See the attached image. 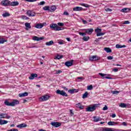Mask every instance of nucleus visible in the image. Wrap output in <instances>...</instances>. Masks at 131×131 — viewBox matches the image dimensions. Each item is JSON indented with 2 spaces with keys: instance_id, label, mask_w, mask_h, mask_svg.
<instances>
[{
  "instance_id": "16",
  "label": "nucleus",
  "mask_w": 131,
  "mask_h": 131,
  "mask_svg": "<svg viewBox=\"0 0 131 131\" xmlns=\"http://www.w3.org/2000/svg\"><path fill=\"white\" fill-rule=\"evenodd\" d=\"M85 31L88 34H92V33H93L94 32V29L92 28L85 29Z\"/></svg>"
},
{
  "instance_id": "13",
  "label": "nucleus",
  "mask_w": 131,
  "mask_h": 131,
  "mask_svg": "<svg viewBox=\"0 0 131 131\" xmlns=\"http://www.w3.org/2000/svg\"><path fill=\"white\" fill-rule=\"evenodd\" d=\"M82 10H83V8H82V7H74L73 9V10L74 11V12H77V11H82Z\"/></svg>"
},
{
  "instance_id": "50",
  "label": "nucleus",
  "mask_w": 131,
  "mask_h": 131,
  "mask_svg": "<svg viewBox=\"0 0 131 131\" xmlns=\"http://www.w3.org/2000/svg\"><path fill=\"white\" fill-rule=\"evenodd\" d=\"M7 131H18V129L13 128V129H9Z\"/></svg>"
},
{
  "instance_id": "8",
  "label": "nucleus",
  "mask_w": 131,
  "mask_h": 131,
  "mask_svg": "<svg viewBox=\"0 0 131 131\" xmlns=\"http://www.w3.org/2000/svg\"><path fill=\"white\" fill-rule=\"evenodd\" d=\"M89 60L90 61H98V60H100V57L97 55L92 56L89 58Z\"/></svg>"
},
{
  "instance_id": "4",
  "label": "nucleus",
  "mask_w": 131,
  "mask_h": 131,
  "mask_svg": "<svg viewBox=\"0 0 131 131\" xmlns=\"http://www.w3.org/2000/svg\"><path fill=\"white\" fill-rule=\"evenodd\" d=\"M56 93L57 94V95H60L61 96H62L63 97H68V95L67 94V93H66V92H65V91L62 90H57L56 91Z\"/></svg>"
},
{
  "instance_id": "20",
  "label": "nucleus",
  "mask_w": 131,
  "mask_h": 131,
  "mask_svg": "<svg viewBox=\"0 0 131 131\" xmlns=\"http://www.w3.org/2000/svg\"><path fill=\"white\" fill-rule=\"evenodd\" d=\"M8 123V121L5 120H2V119H0V125H3L4 124H7Z\"/></svg>"
},
{
  "instance_id": "53",
  "label": "nucleus",
  "mask_w": 131,
  "mask_h": 131,
  "mask_svg": "<svg viewBox=\"0 0 131 131\" xmlns=\"http://www.w3.org/2000/svg\"><path fill=\"white\" fill-rule=\"evenodd\" d=\"M26 2H28L29 3H33L35 2V0H25Z\"/></svg>"
},
{
  "instance_id": "61",
  "label": "nucleus",
  "mask_w": 131,
  "mask_h": 131,
  "mask_svg": "<svg viewBox=\"0 0 131 131\" xmlns=\"http://www.w3.org/2000/svg\"><path fill=\"white\" fill-rule=\"evenodd\" d=\"M79 34L80 35H82V36H83V33H82V32H79Z\"/></svg>"
},
{
  "instance_id": "21",
  "label": "nucleus",
  "mask_w": 131,
  "mask_h": 131,
  "mask_svg": "<svg viewBox=\"0 0 131 131\" xmlns=\"http://www.w3.org/2000/svg\"><path fill=\"white\" fill-rule=\"evenodd\" d=\"M27 126V124H24V123H21L19 125H18L17 126V127H18L19 128H24V127H26Z\"/></svg>"
},
{
  "instance_id": "10",
  "label": "nucleus",
  "mask_w": 131,
  "mask_h": 131,
  "mask_svg": "<svg viewBox=\"0 0 131 131\" xmlns=\"http://www.w3.org/2000/svg\"><path fill=\"white\" fill-rule=\"evenodd\" d=\"M51 124L52 126H54V127H59V126H61V123L58 122H52L51 123Z\"/></svg>"
},
{
  "instance_id": "44",
  "label": "nucleus",
  "mask_w": 131,
  "mask_h": 131,
  "mask_svg": "<svg viewBox=\"0 0 131 131\" xmlns=\"http://www.w3.org/2000/svg\"><path fill=\"white\" fill-rule=\"evenodd\" d=\"M74 91H75V89H71L69 90V93H70L71 94H73L74 93Z\"/></svg>"
},
{
  "instance_id": "11",
  "label": "nucleus",
  "mask_w": 131,
  "mask_h": 131,
  "mask_svg": "<svg viewBox=\"0 0 131 131\" xmlns=\"http://www.w3.org/2000/svg\"><path fill=\"white\" fill-rule=\"evenodd\" d=\"M27 15L29 17H34L35 16V12L31 10H29L27 12Z\"/></svg>"
},
{
  "instance_id": "32",
  "label": "nucleus",
  "mask_w": 131,
  "mask_h": 131,
  "mask_svg": "<svg viewBox=\"0 0 131 131\" xmlns=\"http://www.w3.org/2000/svg\"><path fill=\"white\" fill-rule=\"evenodd\" d=\"M88 96H89V93L88 92H85L84 94H83L82 98L85 99V98H88Z\"/></svg>"
},
{
  "instance_id": "51",
  "label": "nucleus",
  "mask_w": 131,
  "mask_h": 131,
  "mask_svg": "<svg viewBox=\"0 0 131 131\" xmlns=\"http://www.w3.org/2000/svg\"><path fill=\"white\" fill-rule=\"evenodd\" d=\"M106 12H112V10L110 8L105 9Z\"/></svg>"
},
{
  "instance_id": "2",
  "label": "nucleus",
  "mask_w": 131,
  "mask_h": 131,
  "mask_svg": "<svg viewBox=\"0 0 131 131\" xmlns=\"http://www.w3.org/2000/svg\"><path fill=\"white\" fill-rule=\"evenodd\" d=\"M50 28L52 30H55V31H60V30H63L64 29V28L58 26L56 24H51Z\"/></svg>"
},
{
  "instance_id": "33",
  "label": "nucleus",
  "mask_w": 131,
  "mask_h": 131,
  "mask_svg": "<svg viewBox=\"0 0 131 131\" xmlns=\"http://www.w3.org/2000/svg\"><path fill=\"white\" fill-rule=\"evenodd\" d=\"M43 10H44V11H48V12H50V6H45L43 7Z\"/></svg>"
},
{
  "instance_id": "40",
  "label": "nucleus",
  "mask_w": 131,
  "mask_h": 131,
  "mask_svg": "<svg viewBox=\"0 0 131 131\" xmlns=\"http://www.w3.org/2000/svg\"><path fill=\"white\" fill-rule=\"evenodd\" d=\"M104 34H105V33H101V32H100V33H97L96 35H97V36H101L102 35H104Z\"/></svg>"
},
{
  "instance_id": "6",
  "label": "nucleus",
  "mask_w": 131,
  "mask_h": 131,
  "mask_svg": "<svg viewBox=\"0 0 131 131\" xmlns=\"http://www.w3.org/2000/svg\"><path fill=\"white\" fill-rule=\"evenodd\" d=\"M99 75H100V76L102 77V79H104V78H106V79H112V77H107V76H110V75L106 74H103V73H99Z\"/></svg>"
},
{
  "instance_id": "42",
  "label": "nucleus",
  "mask_w": 131,
  "mask_h": 131,
  "mask_svg": "<svg viewBox=\"0 0 131 131\" xmlns=\"http://www.w3.org/2000/svg\"><path fill=\"white\" fill-rule=\"evenodd\" d=\"M93 89V85H90L89 86H88V88L87 89L89 90V91H92V89Z\"/></svg>"
},
{
  "instance_id": "28",
  "label": "nucleus",
  "mask_w": 131,
  "mask_h": 131,
  "mask_svg": "<svg viewBox=\"0 0 131 131\" xmlns=\"http://www.w3.org/2000/svg\"><path fill=\"white\" fill-rule=\"evenodd\" d=\"M108 125H115V124H118V122L110 121L107 123Z\"/></svg>"
},
{
  "instance_id": "47",
  "label": "nucleus",
  "mask_w": 131,
  "mask_h": 131,
  "mask_svg": "<svg viewBox=\"0 0 131 131\" xmlns=\"http://www.w3.org/2000/svg\"><path fill=\"white\" fill-rule=\"evenodd\" d=\"M81 6H82L83 7H85V8H89V7H90L89 5L85 4H82Z\"/></svg>"
},
{
  "instance_id": "45",
  "label": "nucleus",
  "mask_w": 131,
  "mask_h": 131,
  "mask_svg": "<svg viewBox=\"0 0 131 131\" xmlns=\"http://www.w3.org/2000/svg\"><path fill=\"white\" fill-rule=\"evenodd\" d=\"M57 25L58 26L63 27V26H64V23H57Z\"/></svg>"
},
{
  "instance_id": "64",
  "label": "nucleus",
  "mask_w": 131,
  "mask_h": 131,
  "mask_svg": "<svg viewBox=\"0 0 131 131\" xmlns=\"http://www.w3.org/2000/svg\"><path fill=\"white\" fill-rule=\"evenodd\" d=\"M66 39H67V40H68V41H71V40H70V38H66Z\"/></svg>"
},
{
  "instance_id": "25",
  "label": "nucleus",
  "mask_w": 131,
  "mask_h": 131,
  "mask_svg": "<svg viewBox=\"0 0 131 131\" xmlns=\"http://www.w3.org/2000/svg\"><path fill=\"white\" fill-rule=\"evenodd\" d=\"M116 49H122V48H126V46L125 45H121L119 44H117L116 45Z\"/></svg>"
},
{
  "instance_id": "41",
  "label": "nucleus",
  "mask_w": 131,
  "mask_h": 131,
  "mask_svg": "<svg viewBox=\"0 0 131 131\" xmlns=\"http://www.w3.org/2000/svg\"><path fill=\"white\" fill-rule=\"evenodd\" d=\"M21 18H22V19H25V20H28V19H29V17H27V16H26L25 15H22L21 16Z\"/></svg>"
},
{
  "instance_id": "62",
  "label": "nucleus",
  "mask_w": 131,
  "mask_h": 131,
  "mask_svg": "<svg viewBox=\"0 0 131 131\" xmlns=\"http://www.w3.org/2000/svg\"><path fill=\"white\" fill-rule=\"evenodd\" d=\"M99 40H100V39H99V38H98L95 39V41H96V42H98V41H99Z\"/></svg>"
},
{
  "instance_id": "30",
  "label": "nucleus",
  "mask_w": 131,
  "mask_h": 131,
  "mask_svg": "<svg viewBox=\"0 0 131 131\" xmlns=\"http://www.w3.org/2000/svg\"><path fill=\"white\" fill-rule=\"evenodd\" d=\"M6 117H7V114H4V113L0 114V119H1L2 118H6Z\"/></svg>"
},
{
  "instance_id": "58",
  "label": "nucleus",
  "mask_w": 131,
  "mask_h": 131,
  "mask_svg": "<svg viewBox=\"0 0 131 131\" xmlns=\"http://www.w3.org/2000/svg\"><path fill=\"white\" fill-rule=\"evenodd\" d=\"M113 71L114 72H117V71H118V69L115 68L113 70Z\"/></svg>"
},
{
  "instance_id": "55",
  "label": "nucleus",
  "mask_w": 131,
  "mask_h": 131,
  "mask_svg": "<svg viewBox=\"0 0 131 131\" xmlns=\"http://www.w3.org/2000/svg\"><path fill=\"white\" fill-rule=\"evenodd\" d=\"M82 21L83 22V24H88V21H86V20H84L83 19H82Z\"/></svg>"
},
{
  "instance_id": "24",
  "label": "nucleus",
  "mask_w": 131,
  "mask_h": 131,
  "mask_svg": "<svg viewBox=\"0 0 131 131\" xmlns=\"http://www.w3.org/2000/svg\"><path fill=\"white\" fill-rule=\"evenodd\" d=\"M77 108H79V109H83L84 106L83 105H81V103H78L76 104Z\"/></svg>"
},
{
  "instance_id": "12",
  "label": "nucleus",
  "mask_w": 131,
  "mask_h": 131,
  "mask_svg": "<svg viewBox=\"0 0 131 131\" xmlns=\"http://www.w3.org/2000/svg\"><path fill=\"white\" fill-rule=\"evenodd\" d=\"M43 39H45V37H38L36 36H34L33 37V40H36L37 41H39V40H42Z\"/></svg>"
},
{
  "instance_id": "59",
  "label": "nucleus",
  "mask_w": 131,
  "mask_h": 131,
  "mask_svg": "<svg viewBox=\"0 0 131 131\" xmlns=\"http://www.w3.org/2000/svg\"><path fill=\"white\" fill-rule=\"evenodd\" d=\"M112 117H113V118H114L115 117H116V115L115 114H113L112 115Z\"/></svg>"
},
{
  "instance_id": "63",
  "label": "nucleus",
  "mask_w": 131,
  "mask_h": 131,
  "mask_svg": "<svg viewBox=\"0 0 131 131\" xmlns=\"http://www.w3.org/2000/svg\"><path fill=\"white\" fill-rule=\"evenodd\" d=\"M122 124H123V125L126 126V123L125 122H123L122 123Z\"/></svg>"
},
{
  "instance_id": "34",
  "label": "nucleus",
  "mask_w": 131,
  "mask_h": 131,
  "mask_svg": "<svg viewBox=\"0 0 131 131\" xmlns=\"http://www.w3.org/2000/svg\"><path fill=\"white\" fill-rule=\"evenodd\" d=\"M82 39L84 41H88L90 39V37L85 36L83 37Z\"/></svg>"
},
{
  "instance_id": "52",
  "label": "nucleus",
  "mask_w": 131,
  "mask_h": 131,
  "mask_svg": "<svg viewBox=\"0 0 131 131\" xmlns=\"http://www.w3.org/2000/svg\"><path fill=\"white\" fill-rule=\"evenodd\" d=\"M107 59L108 60H112V59H113V56H107Z\"/></svg>"
},
{
  "instance_id": "54",
  "label": "nucleus",
  "mask_w": 131,
  "mask_h": 131,
  "mask_svg": "<svg viewBox=\"0 0 131 131\" xmlns=\"http://www.w3.org/2000/svg\"><path fill=\"white\" fill-rule=\"evenodd\" d=\"M60 73H62V71L58 70V71H56V72L55 74H59Z\"/></svg>"
},
{
  "instance_id": "23",
  "label": "nucleus",
  "mask_w": 131,
  "mask_h": 131,
  "mask_svg": "<svg viewBox=\"0 0 131 131\" xmlns=\"http://www.w3.org/2000/svg\"><path fill=\"white\" fill-rule=\"evenodd\" d=\"M94 122H98V121H101L102 118L98 117L97 118L96 116L93 117Z\"/></svg>"
},
{
  "instance_id": "35",
  "label": "nucleus",
  "mask_w": 131,
  "mask_h": 131,
  "mask_svg": "<svg viewBox=\"0 0 131 131\" xmlns=\"http://www.w3.org/2000/svg\"><path fill=\"white\" fill-rule=\"evenodd\" d=\"M10 13L8 12H5V13L2 14L3 17H9L10 16Z\"/></svg>"
},
{
  "instance_id": "7",
  "label": "nucleus",
  "mask_w": 131,
  "mask_h": 131,
  "mask_svg": "<svg viewBox=\"0 0 131 131\" xmlns=\"http://www.w3.org/2000/svg\"><path fill=\"white\" fill-rule=\"evenodd\" d=\"M50 98H51V96L48 95H45L41 97L40 98V100H41V102H43V101H48Z\"/></svg>"
},
{
  "instance_id": "15",
  "label": "nucleus",
  "mask_w": 131,
  "mask_h": 131,
  "mask_svg": "<svg viewBox=\"0 0 131 131\" xmlns=\"http://www.w3.org/2000/svg\"><path fill=\"white\" fill-rule=\"evenodd\" d=\"M56 9L57 7H56V6H52L51 7H49V12H55Z\"/></svg>"
},
{
  "instance_id": "14",
  "label": "nucleus",
  "mask_w": 131,
  "mask_h": 131,
  "mask_svg": "<svg viewBox=\"0 0 131 131\" xmlns=\"http://www.w3.org/2000/svg\"><path fill=\"white\" fill-rule=\"evenodd\" d=\"M64 65L67 66V67H70V66H72L73 65V61H69L65 62Z\"/></svg>"
},
{
  "instance_id": "26",
  "label": "nucleus",
  "mask_w": 131,
  "mask_h": 131,
  "mask_svg": "<svg viewBox=\"0 0 131 131\" xmlns=\"http://www.w3.org/2000/svg\"><path fill=\"white\" fill-rule=\"evenodd\" d=\"M37 76V74H31L30 76L29 77V79H33L35 77H36Z\"/></svg>"
},
{
  "instance_id": "39",
  "label": "nucleus",
  "mask_w": 131,
  "mask_h": 131,
  "mask_svg": "<svg viewBox=\"0 0 131 131\" xmlns=\"http://www.w3.org/2000/svg\"><path fill=\"white\" fill-rule=\"evenodd\" d=\"M8 41L7 40H5L3 38L1 40H0V43H5V42H7Z\"/></svg>"
},
{
  "instance_id": "60",
  "label": "nucleus",
  "mask_w": 131,
  "mask_h": 131,
  "mask_svg": "<svg viewBox=\"0 0 131 131\" xmlns=\"http://www.w3.org/2000/svg\"><path fill=\"white\" fill-rule=\"evenodd\" d=\"M5 118H7V119H9V118H11V116H8V114H7V117Z\"/></svg>"
},
{
  "instance_id": "37",
  "label": "nucleus",
  "mask_w": 131,
  "mask_h": 131,
  "mask_svg": "<svg viewBox=\"0 0 131 131\" xmlns=\"http://www.w3.org/2000/svg\"><path fill=\"white\" fill-rule=\"evenodd\" d=\"M63 58V55L59 56V55H57L55 59H57L58 60H60V59H62Z\"/></svg>"
},
{
  "instance_id": "29",
  "label": "nucleus",
  "mask_w": 131,
  "mask_h": 131,
  "mask_svg": "<svg viewBox=\"0 0 131 131\" xmlns=\"http://www.w3.org/2000/svg\"><path fill=\"white\" fill-rule=\"evenodd\" d=\"M104 50L106 53H112V50L109 48H104Z\"/></svg>"
},
{
  "instance_id": "3",
  "label": "nucleus",
  "mask_w": 131,
  "mask_h": 131,
  "mask_svg": "<svg viewBox=\"0 0 131 131\" xmlns=\"http://www.w3.org/2000/svg\"><path fill=\"white\" fill-rule=\"evenodd\" d=\"M98 104H94L91 107L89 106L86 108V111L87 112H93V111H95L96 109H97V107H98Z\"/></svg>"
},
{
  "instance_id": "56",
  "label": "nucleus",
  "mask_w": 131,
  "mask_h": 131,
  "mask_svg": "<svg viewBox=\"0 0 131 131\" xmlns=\"http://www.w3.org/2000/svg\"><path fill=\"white\" fill-rule=\"evenodd\" d=\"M129 23H130L129 21L126 20V21H124L123 24H129Z\"/></svg>"
},
{
  "instance_id": "49",
  "label": "nucleus",
  "mask_w": 131,
  "mask_h": 131,
  "mask_svg": "<svg viewBox=\"0 0 131 131\" xmlns=\"http://www.w3.org/2000/svg\"><path fill=\"white\" fill-rule=\"evenodd\" d=\"M102 110H103V111H105V110H108V107H107V105H105L104 107L103 108Z\"/></svg>"
},
{
  "instance_id": "19",
  "label": "nucleus",
  "mask_w": 131,
  "mask_h": 131,
  "mask_svg": "<svg viewBox=\"0 0 131 131\" xmlns=\"http://www.w3.org/2000/svg\"><path fill=\"white\" fill-rule=\"evenodd\" d=\"M27 96H28V93L27 92H25L24 93L19 94V97H20V98H23V97H27Z\"/></svg>"
},
{
  "instance_id": "22",
  "label": "nucleus",
  "mask_w": 131,
  "mask_h": 131,
  "mask_svg": "<svg viewBox=\"0 0 131 131\" xmlns=\"http://www.w3.org/2000/svg\"><path fill=\"white\" fill-rule=\"evenodd\" d=\"M130 11V9L129 8H123L121 9V12H122V13H128Z\"/></svg>"
},
{
  "instance_id": "38",
  "label": "nucleus",
  "mask_w": 131,
  "mask_h": 131,
  "mask_svg": "<svg viewBox=\"0 0 131 131\" xmlns=\"http://www.w3.org/2000/svg\"><path fill=\"white\" fill-rule=\"evenodd\" d=\"M112 130H114V131H130V129H128V130H123V129H115V130L114 129H112Z\"/></svg>"
},
{
  "instance_id": "5",
  "label": "nucleus",
  "mask_w": 131,
  "mask_h": 131,
  "mask_svg": "<svg viewBox=\"0 0 131 131\" xmlns=\"http://www.w3.org/2000/svg\"><path fill=\"white\" fill-rule=\"evenodd\" d=\"M2 6L4 7H9L10 6V1L9 0H3L1 2Z\"/></svg>"
},
{
  "instance_id": "18",
  "label": "nucleus",
  "mask_w": 131,
  "mask_h": 131,
  "mask_svg": "<svg viewBox=\"0 0 131 131\" xmlns=\"http://www.w3.org/2000/svg\"><path fill=\"white\" fill-rule=\"evenodd\" d=\"M26 26V30H29V29H31V26H30V23H26L25 24Z\"/></svg>"
},
{
  "instance_id": "46",
  "label": "nucleus",
  "mask_w": 131,
  "mask_h": 131,
  "mask_svg": "<svg viewBox=\"0 0 131 131\" xmlns=\"http://www.w3.org/2000/svg\"><path fill=\"white\" fill-rule=\"evenodd\" d=\"M112 93L113 95H117V94H118L119 92L117 91H112Z\"/></svg>"
},
{
  "instance_id": "57",
  "label": "nucleus",
  "mask_w": 131,
  "mask_h": 131,
  "mask_svg": "<svg viewBox=\"0 0 131 131\" xmlns=\"http://www.w3.org/2000/svg\"><path fill=\"white\" fill-rule=\"evenodd\" d=\"M58 43H59V45H63V44L64 43V41L61 40V41H58Z\"/></svg>"
},
{
  "instance_id": "1",
  "label": "nucleus",
  "mask_w": 131,
  "mask_h": 131,
  "mask_svg": "<svg viewBox=\"0 0 131 131\" xmlns=\"http://www.w3.org/2000/svg\"><path fill=\"white\" fill-rule=\"evenodd\" d=\"M19 103H20V101H19L18 100H16V99L13 100L12 102H9L7 100H5V102H4V104H5V105L6 106H14L16 105H18Z\"/></svg>"
},
{
  "instance_id": "27",
  "label": "nucleus",
  "mask_w": 131,
  "mask_h": 131,
  "mask_svg": "<svg viewBox=\"0 0 131 131\" xmlns=\"http://www.w3.org/2000/svg\"><path fill=\"white\" fill-rule=\"evenodd\" d=\"M53 45H54V41H53V40H51V41H50L49 42H46V46H53Z\"/></svg>"
},
{
  "instance_id": "9",
  "label": "nucleus",
  "mask_w": 131,
  "mask_h": 131,
  "mask_svg": "<svg viewBox=\"0 0 131 131\" xmlns=\"http://www.w3.org/2000/svg\"><path fill=\"white\" fill-rule=\"evenodd\" d=\"M45 25H47V23H44L43 24H37L35 27V28H37L38 29H40L41 28H42V27L45 26Z\"/></svg>"
},
{
  "instance_id": "17",
  "label": "nucleus",
  "mask_w": 131,
  "mask_h": 131,
  "mask_svg": "<svg viewBox=\"0 0 131 131\" xmlns=\"http://www.w3.org/2000/svg\"><path fill=\"white\" fill-rule=\"evenodd\" d=\"M19 5V2H11L10 1V5L11 7H16V6H18Z\"/></svg>"
},
{
  "instance_id": "36",
  "label": "nucleus",
  "mask_w": 131,
  "mask_h": 131,
  "mask_svg": "<svg viewBox=\"0 0 131 131\" xmlns=\"http://www.w3.org/2000/svg\"><path fill=\"white\" fill-rule=\"evenodd\" d=\"M102 31V29H99V28H97L95 29V32H96V33H100V32H101Z\"/></svg>"
},
{
  "instance_id": "48",
  "label": "nucleus",
  "mask_w": 131,
  "mask_h": 131,
  "mask_svg": "<svg viewBox=\"0 0 131 131\" xmlns=\"http://www.w3.org/2000/svg\"><path fill=\"white\" fill-rule=\"evenodd\" d=\"M63 15H64L65 16H69V13H68V12L67 11H64L63 12Z\"/></svg>"
},
{
  "instance_id": "31",
  "label": "nucleus",
  "mask_w": 131,
  "mask_h": 131,
  "mask_svg": "<svg viewBox=\"0 0 131 131\" xmlns=\"http://www.w3.org/2000/svg\"><path fill=\"white\" fill-rule=\"evenodd\" d=\"M119 106L121 108H126V107H127V105L123 103H121Z\"/></svg>"
},
{
  "instance_id": "43",
  "label": "nucleus",
  "mask_w": 131,
  "mask_h": 131,
  "mask_svg": "<svg viewBox=\"0 0 131 131\" xmlns=\"http://www.w3.org/2000/svg\"><path fill=\"white\" fill-rule=\"evenodd\" d=\"M45 4H46V2L45 1H42L38 4V6H42L45 5Z\"/></svg>"
}]
</instances>
